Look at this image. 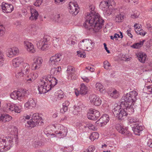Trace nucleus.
<instances>
[{
	"instance_id": "nucleus-1",
	"label": "nucleus",
	"mask_w": 152,
	"mask_h": 152,
	"mask_svg": "<svg viewBox=\"0 0 152 152\" xmlns=\"http://www.w3.org/2000/svg\"><path fill=\"white\" fill-rule=\"evenodd\" d=\"M89 9L90 13H87L86 16L85 22L84 26L88 29L91 28L95 32L100 31L103 25L104 20L100 15L94 11L95 7L94 5L90 6Z\"/></svg>"
},
{
	"instance_id": "nucleus-2",
	"label": "nucleus",
	"mask_w": 152,
	"mask_h": 152,
	"mask_svg": "<svg viewBox=\"0 0 152 152\" xmlns=\"http://www.w3.org/2000/svg\"><path fill=\"white\" fill-rule=\"evenodd\" d=\"M57 83L56 79L53 76L48 75L41 80L38 86L39 94H45L51 90Z\"/></svg>"
},
{
	"instance_id": "nucleus-3",
	"label": "nucleus",
	"mask_w": 152,
	"mask_h": 152,
	"mask_svg": "<svg viewBox=\"0 0 152 152\" xmlns=\"http://www.w3.org/2000/svg\"><path fill=\"white\" fill-rule=\"evenodd\" d=\"M134 112L133 108L129 107L121 101L120 104L115 107L113 110L115 116L119 119L124 118L128 114H132Z\"/></svg>"
},
{
	"instance_id": "nucleus-4",
	"label": "nucleus",
	"mask_w": 152,
	"mask_h": 152,
	"mask_svg": "<svg viewBox=\"0 0 152 152\" xmlns=\"http://www.w3.org/2000/svg\"><path fill=\"white\" fill-rule=\"evenodd\" d=\"M137 96V92L136 91H132L124 94L122 98L121 102L129 107L133 108V106L136 101Z\"/></svg>"
},
{
	"instance_id": "nucleus-5",
	"label": "nucleus",
	"mask_w": 152,
	"mask_h": 152,
	"mask_svg": "<svg viewBox=\"0 0 152 152\" xmlns=\"http://www.w3.org/2000/svg\"><path fill=\"white\" fill-rule=\"evenodd\" d=\"M115 3L113 1L106 0L102 1L99 4V7L103 11L104 15L109 16L113 12V5H115Z\"/></svg>"
},
{
	"instance_id": "nucleus-6",
	"label": "nucleus",
	"mask_w": 152,
	"mask_h": 152,
	"mask_svg": "<svg viewBox=\"0 0 152 152\" xmlns=\"http://www.w3.org/2000/svg\"><path fill=\"white\" fill-rule=\"evenodd\" d=\"M13 138L7 136L0 138V152H4L10 149L13 144Z\"/></svg>"
},
{
	"instance_id": "nucleus-7",
	"label": "nucleus",
	"mask_w": 152,
	"mask_h": 152,
	"mask_svg": "<svg viewBox=\"0 0 152 152\" xmlns=\"http://www.w3.org/2000/svg\"><path fill=\"white\" fill-rule=\"evenodd\" d=\"M42 118L38 113H34L32 116L31 119L28 121L26 124L25 126L29 129H31L42 123Z\"/></svg>"
},
{
	"instance_id": "nucleus-8",
	"label": "nucleus",
	"mask_w": 152,
	"mask_h": 152,
	"mask_svg": "<svg viewBox=\"0 0 152 152\" xmlns=\"http://www.w3.org/2000/svg\"><path fill=\"white\" fill-rule=\"evenodd\" d=\"M94 42L90 39H83L79 44V47L83 50L90 51L94 47Z\"/></svg>"
},
{
	"instance_id": "nucleus-9",
	"label": "nucleus",
	"mask_w": 152,
	"mask_h": 152,
	"mask_svg": "<svg viewBox=\"0 0 152 152\" xmlns=\"http://www.w3.org/2000/svg\"><path fill=\"white\" fill-rule=\"evenodd\" d=\"M54 127L56 130L55 132V134H53L55 136L59 138H63L66 137L67 132V128L59 124H53L50 126Z\"/></svg>"
},
{
	"instance_id": "nucleus-10",
	"label": "nucleus",
	"mask_w": 152,
	"mask_h": 152,
	"mask_svg": "<svg viewBox=\"0 0 152 152\" xmlns=\"http://www.w3.org/2000/svg\"><path fill=\"white\" fill-rule=\"evenodd\" d=\"M27 95V91L25 89L20 90H15L10 94L11 98L14 100L21 102Z\"/></svg>"
},
{
	"instance_id": "nucleus-11",
	"label": "nucleus",
	"mask_w": 152,
	"mask_h": 152,
	"mask_svg": "<svg viewBox=\"0 0 152 152\" xmlns=\"http://www.w3.org/2000/svg\"><path fill=\"white\" fill-rule=\"evenodd\" d=\"M30 71V67L29 64L27 63H24L20 68L19 70L15 74V77L20 79L26 75Z\"/></svg>"
},
{
	"instance_id": "nucleus-12",
	"label": "nucleus",
	"mask_w": 152,
	"mask_h": 152,
	"mask_svg": "<svg viewBox=\"0 0 152 152\" xmlns=\"http://www.w3.org/2000/svg\"><path fill=\"white\" fill-rule=\"evenodd\" d=\"M50 37L48 36H45L43 38L39 39L37 44V47L42 51L47 50L50 44Z\"/></svg>"
},
{
	"instance_id": "nucleus-13",
	"label": "nucleus",
	"mask_w": 152,
	"mask_h": 152,
	"mask_svg": "<svg viewBox=\"0 0 152 152\" xmlns=\"http://www.w3.org/2000/svg\"><path fill=\"white\" fill-rule=\"evenodd\" d=\"M22 110L21 107L18 106L16 104L13 103H7L4 107V111L7 113L14 112L15 113H19Z\"/></svg>"
},
{
	"instance_id": "nucleus-14",
	"label": "nucleus",
	"mask_w": 152,
	"mask_h": 152,
	"mask_svg": "<svg viewBox=\"0 0 152 152\" xmlns=\"http://www.w3.org/2000/svg\"><path fill=\"white\" fill-rule=\"evenodd\" d=\"M68 8L69 12L73 15H76L79 12V7L75 1L70 2L68 4Z\"/></svg>"
},
{
	"instance_id": "nucleus-15",
	"label": "nucleus",
	"mask_w": 152,
	"mask_h": 152,
	"mask_svg": "<svg viewBox=\"0 0 152 152\" xmlns=\"http://www.w3.org/2000/svg\"><path fill=\"white\" fill-rule=\"evenodd\" d=\"M100 116L99 112L98 110L93 108L90 109L87 114L88 119L93 121L96 120Z\"/></svg>"
},
{
	"instance_id": "nucleus-16",
	"label": "nucleus",
	"mask_w": 152,
	"mask_h": 152,
	"mask_svg": "<svg viewBox=\"0 0 152 152\" xmlns=\"http://www.w3.org/2000/svg\"><path fill=\"white\" fill-rule=\"evenodd\" d=\"M62 54L58 53L51 57L49 61V64L50 66H54L58 64L62 59Z\"/></svg>"
},
{
	"instance_id": "nucleus-17",
	"label": "nucleus",
	"mask_w": 152,
	"mask_h": 152,
	"mask_svg": "<svg viewBox=\"0 0 152 152\" xmlns=\"http://www.w3.org/2000/svg\"><path fill=\"white\" fill-rule=\"evenodd\" d=\"M62 54L58 53L51 57L49 61V64L50 66H54L58 64L62 59Z\"/></svg>"
},
{
	"instance_id": "nucleus-18",
	"label": "nucleus",
	"mask_w": 152,
	"mask_h": 152,
	"mask_svg": "<svg viewBox=\"0 0 152 152\" xmlns=\"http://www.w3.org/2000/svg\"><path fill=\"white\" fill-rule=\"evenodd\" d=\"M23 47L26 50L31 53H34L36 51L34 45L28 40H25L23 42Z\"/></svg>"
},
{
	"instance_id": "nucleus-19",
	"label": "nucleus",
	"mask_w": 152,
	"mask_h": 152,
	"mask_svg": "<svg viewBox=\"0 0 152 152\" xmlns=\"http://www.w3.org/2000/svg\"><path fill=\"white\" fill-rule=\"evenodd\" d=\"M67 79L69 80H74L77 79V76L75 73V68L72 66H68L67 70Z\"/></svg>"
},
{
	"instance_id": "nucleus-20",
	"label": "nucleus",
	"mask_w": 152,
	"mask_h": 152,
	"mask_svg": "<svg viewBox=\"0 0 152 152\" xmlns=\"http://www.w3.org/2000/svg\"><path fill=\"white\" fill-rule=\"evenodd\" d=\"M43 62L42 58L39 56H36L34 59V62L31 68L34 70H38L42 66Z\"/></svg>"
},
{
	"instance_id": "nucleus-21",
	"label": "nucleus",
	"mask_w": 152,
	"mask_h": 152,
	"mask_svg": "<svg viewBox=\"0 0 152 152\" xmlns=\"http://www.w3.org/2000/svg\"><path fill=\"white\" fill-rule=\"evenodd\" d=\"M26 75V82L28 84L33 82L38 76V74L35 71H30Z\"/></svg>"
},
{
	"instance_id": "nucleus-22",
	"label": "nucleus",
	"mask_w": 152,
	"mask_h": 152,
	"mask_svg": "<svg viewBox=\"0 0 152 152\" xmlns=\"http://www.w3.org/2000/svg\"><path fill=\"white\" fill-rule=\"evenodd\" d=\"M37 103V101L35 99H29L28 101L24 104V108L26 110L34 109L36 107Z\"/></svg>"
},
{
	"instance_id": "nucleus-23",
	"label": "nucleus",
	"mask_w": 152,
	"mask_h": 152,
	"mask_svg": "<svg viewBox=\"0 0 152 152\" xmlns=\"http://www.w3.org/2000/svg\"><path fill=\"white\" fill-rule=\"evenodd\" d=\"M109 116L107 114H104L96 122L95 124L98 126L102 127L106 124L109 122Z\"/></svg>"
},
{
	"instance_id": "nucleus-24",
	"label": "nucleus",
	"mask_w": 152,
	"mask_h": 152,
	"mask_svg": "<svg viewBox=\"0 0 152 152\" xmlns=\"http://www.w3.org/2000/svg\"><path fill=\"white\" fill-rule=\"evenodd\" d=\"M19 53L18 48L14 47L8 49L6 52V55L8 57L12 58L18 55Z\"/></svg>"
},
{
	"instance_id": "nucleus-25",
	"label": "nucleus",
	"mask_w": 152,
	"mask_h": 152,
	"mask_svg": "<svg viewBox=\"0 0 152 152\" xmlns=\"http://www.w3.org/2000/svg\"><path fill=\"white\" fill-rule=\"evenodd\" d=\"M89 100L90 102L96 106H99L102 103L101 99L95 94L91 95L89 96Z\"/></svg>"
},
{
	"instance_id": "nucleus-26",
	"label": "nucleus",
	"mask_w": 152,
	"mask_h": 152,
	"mask_svg": "<svg viewBox=\"0 0 152 152\" xmlns=\"http://www.w3.org/2000/svg\"><path fill=\"white\" fill-rule=\"evenodd\" d=\"M24 59L21 57H18L13 58L12 61V66L15 68H17L20 65L22 66L24 62Z\"/></svg>"
},
{
	"instance_id": "nucleus-27",
	"label": "nucleus",
	"mask_w": 152,
	"mask_h": 152,
	"mask_svg": "<svg viewBox=\"0 0 152 152\" xmlns=\"http://www.w3.org/2000/svg\"><path fill=\"white\" fill-rule=\"evenodd\" d=\"M1 7L3 11L6 13H11L14 9L12 4L4 2L2 3Z\"/></svg>"
},
{
	"instance_id": "nucleus-28",
	"label": "nucleus",
	"mask_w": 152,
	"mask_h": 152,
	"mask_svg": "<svg viewBox=\"0 0 152 152\" xmlns=\"http://www.w3.org/2000/svg\"><path fill=\"white\" fill-rule=\"evenodd\" d=\"M116 128L119 132L122 134L127 135L129 133L128 128L127 127L124 126L122 125H117Z\"/></svg>"
},
{
	"instance_id": "nucleus-29",
	"label": "nucleus",
	"mask_w": 152,
	"mask_h": 152,
	"mask_svg": "<svg viewBox=\"0 0 152 152\" xmlns=\"http://www.w3.org/2000/svg\"><path fill=\"white\" fill-rule=\"evenodd\" d=\"M95 90L101 93L104 94L106 92V90L103 85L101 83L97 82L95 85Z\"/></svg>"
},
{
	"instance_id": "nucleus-30",
	"label": "nucleus",
	"mask_w": 152,
	"mask_h": 152,
	"mask_svg": "<svg viewBox=\"0 0 152 152\" xmlns=\"http://www.w3.org/2000/svg\"><path fill=\"white\" fill-rule=\"evenodd\" d=\"M143 129L142 126H139L137 124H135L132 128V130L134 133L137 135H140V132Z\"/></svg>"
},
{
	"instance_id": "nucleus-31",
	"label": "nucleus",
	"mask_w": 152,
	"mask_h": 152,
	"mask_svg": "<svg viewBox=\"0 0 152 152\" xmlns=\"http://www.w3.org/2000/svg\"><path fill=\"white\" fill-rule=\"evenodd\" d=\"M8 130L11 134L17 136L18 134V128L15 126H9L8 127Z\"/></svg>"
},
{
	"instance_id": "nucleus-32",
	"label": "nucleus",
	"mask_w": 152,
	"mask_h": 152,
	"mask_svg": "<svg viewBox=\"0 0 152 152\" xmlns=\"http://www.w3.org/2000/svg\"><path fill=\"white\" fill-rule=\"evenodd\" d=\"M139 61L142 63H144L146 60L147 55L145 53L142 52H139L137 54Z\"/></svg>"
},
{
	"instance_id": "nucleus-33",
	"label": "nucleus",
	"mask_w": 152,
	"mask_h": 152,
	"mask_svg": "<svg viewBox=\"0 0 152 152\" xmlns=\"http://www.w3.org/2000/svg\"><path fill=\"white\" fill-rule=\"evenodd\" d=\"M30 10L31 16L30 17L29 19L31 20H36L39 15L38 12L35 9L33 8L31 9Z\"/></svg>"
},
{
	"instance_id": "nucleus-34",
	"label": "nucleus",
	"mask_w": 152,
	"mask_h": 152,
	"mask_svg": "<svg viewBox=\"0 0 152 152\" xmlns=\"http://www.w3.org/2000/svg\"><path fill=\"white\" fill-rule=\"evenodd\" d=\"M61 70V69L60 66L53 68L50 70V73L52 75L56 76L59 75Z\"/></svg>"
},
{
	"instance_id": "nucleus-35",
	"label": "nucleus",
	"mask_w": 152,
	"mask_h": 152,
	"mask_svg": "<svg viewBox=\"0 0 152 152\" xmlns=\"http://www.w3.org/2000/svg\"><path fill=\"white\" fill-rule=\"evenodd\" d=\"M88 91V88L83 83H82L80 85V94L84 95L86 94Z\"/></svg>"
},
{
	"instance_id": "nucleus-36",
	"label": "nucleus",
	"mask_w": 152,
	"mask_h": 152,
	"mask_svg": "<svg viewBox=\"0 0 152 152\" xmlns=\"http://www.w3.org/2000/svg\"><path fill=\"white\" fill-rule=\"evenodd\" d=\"M119 92L116 89H113L108 93V95L111 97L116 98L119 96Z\"/></svg>"
},
{
	"instance_id": "nucleus-37",
	"label": "nucleus",
	"mask_w": 152,
	"mask_h": 152,
	"mask_svg": "<svg viewBox=\"0 0 152 152\" xmlns=\"http://www.w3.org/2000/svg\"><path fill=\"white\" fill-rule=\"evenodd\" d=\"M124 15L123 13H120L115 16L114 20L118 23L121 22L124 20Z\"/></svg>"
},
{
	"instance_id": "nucleus-38",
	"label": "nucleus",
	"mask_w": 152,
	"mask_h": 152,
	"mask_svg": "<svg viewBox=\"0 0 152 152\" xmlns=\"http://www.w3.org/2000/svg\"><path fill=\"white\" fill-rule=\"evenodd\" d=\"M99 137V134L97 132H93L91 133L89 136L90 139L92 141L98 139Z\"/></svg>"
},
{
	"instance_id": "nucleus-39",
	"label": "nucleus",
	"mask_w": 152,
	"mask_h": 152,
	"mask_svg": "<svg viewBox=\"0 0 152 152\" xmlns=\"http://www.w3.org/2000/svg\"><path fill=\"white\" fill-rule=\"evenodd\" d=\"M145 41V40H143L139 42L135 43L131 46V47L134 49H138L143 45Z\"/></svg>"
},
{
	"instance_id": "nucleus-40",
	"label": "nucleus",
	"mask_w": 152,
	"mask_h": 152,
	"mask_svg": "<svg viewBox=\"0 0 152 152\" xmlns=\"http://www.w3.org/2000/svg\"><path fill=\"white\" fill-rule=\"evenodd\" d=\"M55 95L59 99L63 98L64 96L63 92L61 90H59L55 93Z\"/></svg>"
},
{
	"instance_id": "nucleus-41",
	"label": "nucleus",
	"mask_w": 152,
	"mask_h": 152,
	"mask_svg": "<svg viewBox=\"0 0 152 152\" xmlns=\"http://www.w3.org/2000/svg\"><path fill=\"white\" fill-rule=\"evenodd\" d=\"M12 118V116L8 114H4V123L8 122L11 121Z\"/></svg>"
},
{
	"instance_id": "nucleus-42",
	"label": "nucleus",
	"mask_w": 152,
	"mask_h": 152,
	"mask_svg": "<svg viewBox=\"0 0 152 152\" xmlns=\"http://www.w3.org/2000/svg\"><path fill=\"white\" fill-rule=\"evenodd\" d=\"M69 104L70 102L68 101H66L63 103V109L64 112H66L68 110V107Z\"/></svg>"
},
{
	"instance_id": "nucleus-43",
	"label": "nucleus",
	"mask_w": 152,
	"mask_h": 152,
	"mask_svg": "<svg viewBox=\"0 0 152 152\" xmlns=\"http://www.w3.org/2000/svg\"><path fill=\"white\" fill-rule=\"evenodd\" d=\"M6 32L5 26L0 23V36H3Z\"/></svg>"
},
{
	"instance_id": "nucleus-44",
	"label": "nucleus",
	"mask_w": 152,
	"mask_h": 152,
	"mask_svg": "<svg viewBox=\"0 0 152 152\" xmlns=\"http://www.w3.org/2000/svg\"><path fill=\"white\" fill-rule=\"evenodd\" d=\"M74 110L73 111V113L75 115H77L79 112L81 110V108L78 106L75 105L73 107Z\"/></svg>"
},
{
	"instance_id": "nucleus-45",
	"label": "nucleus",
	"mask_w": 152,
	"mask_h": 152,
	"mask_svg": "<svg viewBox=\"0 0 152 152\" xmlns=\"http://www.w3.org/2000/svg\"><path fill=\"white\" fill-rule=\"evenodd\" d=\"M103 64L104 68L106 70L109 69L111 67V64L107 61H104L103 62Z\"/></svg>"
},
{
	"instance_id": "nucleus-46",
	"label": "nucleus",
	"mask_w": 152,
	"mask_h": 152,
	"mask_svg": "<svg viewBox=\"0 0 152 152\" xmlns=\"http://www.w3.org/2000/svg\"><path fill=\"white\" fill-rule=\"evenodd\" d=\"M33 146L35 148H37L42 145L41 142L40 140H36L34 142Z\"/></svg>"
},
{
	"instance_id": "nucleus-47",
	"label": "nucleus",
	"mask_w": 152,
	"mask_h": 152,
	"mask_svg": "<svg viewBox=\"0 0 152 152\" xmlns=\"http://www.w3.org/2000/svg\"><path fill=\"white\" fill-rule=\"evenodd\" d=\"M4 59L3 53L0 51V67L2 66L4 64Z\"/></svg>"
},
{
	"instance_id": "nucleus-48",
	"label": "nucleus",
	"mask_w": 152,
	"mask_h": 152,
	"mask_svg": "<svg viewBox=\"0 0 152 152\" xmlns=\"http://www.w3.org/2000/svg\"><path fill=\"white\" fill-rule=\"evenodd\" d=\"M81 79L83 80L84 82L86 83H88L92 80L91 77H86V76H83L81 77Z\"/></svg>"
},
{
	"instance_id": "nucleus-49",
	"label": "nucleus",
	"mask_w": 152,
	"mask_h": 152,
	"mask_svg": "<svg viewBox=\"0 0 152 152\" xmlns=\"http://www.w3.org/2000/svg\"><path fill=\"white\" fill-rule=\"evenodd\" d=\"M114 37H115V39L116 40L118 39V38H122L123 37V36L122 33L121 32H119L117 33H115L114 34Z\"/></svg>"
},
{
	"instance_id": "nucleus-50",
	"label": "nucleus",
	"mask_w": 152,
	"mask_h": 152,
	"mask_svg": "<svg viewBox=\"0 0 152 152\" xmlns=\"http://www.w3.org/2000/svg\"><path fill=\"white\" fill-rule=\"evenodd\" d=\"M77 55L80 57L85 58L86 57V53L83 51H77Z\"/></svg>"
},
{
	"instance_id": "nucleus-51",
	"label": "nucleus",
	"mask_w": 152,
	"mask_h": 152,
	"mask_svg": "<svg viewBox=\"0 0 152 152\" xmlns=\"http://www.w3.org/2000/svg\"><path fill=\"white\" fill-rule=\"evenodd\" d=\"M96 149L95 147L93 145H90L86 149L87 152H94Z\"/></svg>"
},
{
	"instance_id": "nucleus-52",
	"label": "nucleus",
	"mask_w": 152,
	"mask_h": 152,
	"mask_svg": "<svg viewBox=\"0 0 152 152\" xmlns=\"http://www.w3.org/2000/svg\"><path fill=\"white\" fill-rule=\"evenodd\" d=\"M134 27L135 28V30L136 32L138 31L139 29H141L142 26L140 24L136 23L134 25Z\"/></svg>"
},
{
	"instance_id": "nucleus-53",
	"label": "nucleus",
	"mask_w": 152,
	"mask_h": 152,
	"mask_svg": "<svg viewBox=\"0 0 152 152\" xmlns=\"http://www.w3.org/2000/svg\"><path fill=\"white\" fill-rule=\"evenodd\" d=\"M60 18L61 16L59 14H56L54 15L53 19L55 21L58 22L59 21Z\"/></svg>"
},
{
	"instance_id": "nucleus-54",
	"label": "nucleus",
	"mask_w": 152,
	"mask_h": 152,
	"mask_svg": "<svg viewBox=\"0 0 152 152\" xmlns=\"http://www.w3.org/2000/svg\"><path fill=\"white\" fill-rule=\"evenodd\" d=\"M137 34H139L141 35L144 36L146 34V32L142 29H140L138 31L136 32Z\"/></svg>"
},
{
	"instance_id": "nucleus-55",
	"label": "nucleus",
	"mask_w": 152,
	"mask_h": 152,
	"mask_svg": "<svg viewBox=\"0 0 152 152\" xmlns=\"http://www.w3.org/2000/svg\"><path fill=\"white\" fill-rule=\"evenodd\" d=\"M89 129L93 130H96L97 128L93 125L91 124H89L87 125Z\"/></svg>"
},
{
	"instance_id": "nucleus-56",
	"label": "nucleus",
	"mask_w": 152,
	"mask_h": 152,
	"mask_svg": "<svg viewBox=\"0 0 152 152\" xmlns=\"http://www.w3.org/2000/svg\"><path fill=\"white\" fill-rule=\"evenodd\" d=\"M54 3L56 4H61L64 3L66 0H54Z\"/></svg>"
},
{
	"instance_id": "nucleus-57",
	"label": "nucleus",
	"mask_w": 152,
	"mask_h": 152,
	"mask_svg": "<svg viewBox=\"0 0 152 152\" xmlns=\"http://www.w3.org/2000/svg\"><path fill=\"white\" fill-rule=\"evenodd\" d=\"M42 0H36L34 2V5L36 6H39L42 4Z\"/></svg>"
},
{
	"instance_id": "nucleus-58",
	"label": "nucleus",
	"mask_w": 152,
	"mask_h": 152,
	"mask_svg": "<svg viewBox=\"0 0 152 152\" xmlns=\"http://www.w3.org/2000/svg\"><path fill=\"white\" fill-rule=\"evenodd\" d=\"M73 145H71L68 147H67L66 149V152H71L73 150Z\"/></svg>"
},
{
	"instance_id": "nucleus-59",
	"label": "nucleus",
	"mask_w": 152,
	"mask_h": 152,
	"mask_svg": "<svg viewBox=\"0 0 152 152\" xmlns=\"http://www.w3.org/2000/svg\"><path fill=\"white\" fill-rule=\"evenodd\" d=\"M59 40V39H56L53 41V45L55 47H57L59 45V44L58 43V41Z\"/></svg>"
},
{
	"instance_id": "nucleus-60",
	"label": "nucleus",
	"mask_w": 152,
	"mask_h": 152,
	"mask_svg": "<svg viewBox=\"0 0 152 152\" xmlns=\"http://www.w3.org/2000/svg\"><path fill=\"white\" fill-rule=\"evenodd\" d=\"M4 114L0 113V122L4 123Z\"/></svg>"
},
{
	"instance_id": "nucleus-61",
	"label": "nucleus",
	"mask_w": 152,
	"mask_h": 152,
	"mask_svg": "<svg viewBox=\"0 0 152 152\" xmlns=\"http://www.w3.org/2000/svg\"><path fill=\"white\" fill-rule=\"evenodd\" d=\"M86 69L88 70L91 72H93L95 69L93 67H92L91 66H88L86 67Z\"/></svg>"
},
{
	"instance_id": "nucleus-62",
	"label": "nucleus",
	"mask_w": 152,
	"mask_h": 152,
	"mask_svg": "<svg viewBox=\"0 0 152 152\" xmlns=\"http://www.w3.org/2000/svg\"><path fill=\"white\" fill-rule=\"evenodd\" d=\"M139 15V13H136V14L134 13L131 15V17L132 18H137L138 17Z\"/></svg>"
},
{
	"instance_id": "nucleus-63",
	"label": "nucleus",
	"mask_w": 152,
	"mask_h": 152,
	"mask_svg": "<svg viewBox=\"0 0 152 152\" xmlns=\"http://www.w3.org/2000/svg\"><path fill=\"white\" fill-rule=\"evenodd\" d=\"M147 145L150 148H152V140H149L148 141Z\"/></svg>"
},
{
	"instance_id": "nucleus-64",
	"label": "nucleus",
	"mask_w": 152,
	"mask_h": 152,
	"mask_svg": "<svg viewBox=\"0 0 152 152\" xmlns=\"http://www.w3.org/2000/svg\"><path fill=\"white\" fill-rule=\"evenodd\" d=\"M129 120L130 123H134L137 122L136 120L134 119L133 118H129Z\"/></svg>"
}]
</instances>
